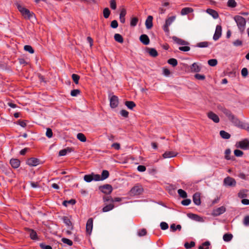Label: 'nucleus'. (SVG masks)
Instances as JSON below:
<instances>
[{
    "label": "nucleus",
    "instance_id": "nucleus-27",
    "mask_svg": "<svg viewBox=\"0 0 249 249\" xmlns=\"http://www.w3.org/2000/svg\"><path fill=\"white\" fill-rule=\"evenodd\" d=\"M193 11V9L190 7H185L182 9L181 11V14L182 15H185L190 13Z\"/></svg>",
    "mask_w": 249,
    "mask_h": 249
},
{
    "label": "nucleus",
    "instance_id": "nucleus-29",
    "mask_svg": "<svg viewBox=\"0 0 249 249\" xmlns=\"http://www.w3.org/2000/svg\"><path fill=\"white\" fill-rule=\"evenodd\" d=\"M149 54L152 57H155L158 56V53L154 48H148Z\"/></svg>",
    "mask_w": 249,
    "mask_h": 249
},
{
    "label": "nucleus",
    "instance_id": "nucleus-46",
    "mask_svg": "<svg viewBox=\"0 0 249 249\" xmlns=\"http://www.w3.org/2000/svg\"><path fill=\"white\" fill-rule=\"evenodd\" d=\"M208 63L210 66L214 67L217 64V60L216 59H210L208 60Z\"/></svg>",
    "mask_w": 249,
    "mask_h": 249
},
{
    "label": "nucleus",
    "instance_id": "nucleus-50",
    "mask_svg": "<svg viewBox=\"0 0 249 249\" xmlns=\"http://www.w3.org/2000/svg\"><path fill=\"white\" fill-rule=\"evenodd\" d=\"M195 246V242L194 241H191L190 243L188 242H186L184 244V247L186 249H190L192 247H193Z\"/></svg>",
    "mask_w": 249,
    "mask_h": 249
},
{
    "label": "nucleus",
    "instance_id": "nucleus-35",
    "mask_svg": "<svg viewBox=\"0 0 249 249\" xmlns=\"http://www.w3.org/2000/svg\"><path fill=\"white\" fill-rule=\"evenodd\" d=\"M125 105L130 109H132L135 106L136 104L133 101H126L125 102Z\"/></svg>",
    "mask_w": 249,
    "mask_h": 249
},
{
    "label": "nucleus",
    "instance_id": "nucleus-52",
    "mask_svg": "<svg viewBox=\"0 0 249 249\" xmlns=\"http://www.w3.org/2000/svg\"><path fill=\"white\" fill-rule=\"evenodd\" d=\"M160 227L161 230H166L168 228L169 226H168V224L166 222H161L160 223Z\"/></svg>",
    "mask_w": 249,
    "mask_h": 249
},
{
    "label": "nucleus",
    "instance_id": "nucleus-41",
    "mask_svg": "<svg viewBox=\"0 0 249 249\" xmlns=\"http://www.w3.org/2000/svg\"><path fill=\"white\" fill-rule=\"evenodd\" d=\"M110 14V11L108 8H105L103 10V16L105 18H107L109 17Z\"/></svg>",
    "mask_w": 249,
    "mask_h": 249
},
{
    "label": "nucleus",
    "instance_id": "nucleus-22",
    "mask_svg": "<svg viewBox=\"0 0 249 249\" xmlns=\"http://www.w3.org/2000/svg\"><path fill=\"white\" fill-rule=\"evenodd\" d=\"M206 12L208 14L212 16L214 19L217 18L219 17L218 13L214 10L212 9H207Z\"/></svg>",
    "mask_w": 249,
    "mask_h": 249
},
{
    "label": "nucleus",
    "instance_id": "nucleus-57",
    "mask_svg": "<svg viewBox=\"0 0 249 249\" xmlns=\"http://www.w3.org/2000/svg\"><path fill=\"white\" fill-rule=\"evenodd\" d=\"M234 154L236 157H242L243 155V152L240 150L236 149L234 151Z\"/></svg>",
    "mask_w": 249,
    "mask_h": 249
},
{
    "label": "nucleus",
    "instance_id": "nucleus-26",
    "mask_svg": "<svg viewBox=\"0 0 249 249\" xmlns=\"http://www.w3.org/2000/svg\"><path fill=\"white\" fill-rule=\"evenodd\" d=\"M219 134H220V136L223 139H229L231 137V135L229 133L226 132L224 130H221L220 131Z\"/></svg>",
    "mask_w": 249,
    "mask_h": 249
},
{
    "label": "nucleus",
    "instance_id": "nucleus-25",
    "mask_svg": "<svg viewBox=\"0 0 249 249\" xmlns=\"http://www.w3.org/2000/svg\"><path fill=\"white\" fill-rule=\"evenodd\" d=\"M114 207V205L113 203H110L108 205H106L102 209V212L106 213L112 210Z\"/></svg>",
    "mask_w": 249,
    "mask_h": 249
},
{
    "label": "nucleus",
    "instance_id": "nucleus-17",
    "mask_svg": "<svg viewBox=\"0 0 249 249\" xmlns=\"http://www.w3.org/2000/svg\"><path fill=\"white\" fill-rule=\"evenodd\" d=\"M93 227V220L92 218H89L86 224V231L89 233H90Z\"/></svg>",
    "mask_w": 249,
    "mask_h": 249
},
{
    "label": "nucleus",
    "instance_id": "nucleus-64",
    "mask_svg": "<svg viewBox=\"0 0 249 249\" xmlns=\"http://www.w3.org/2000/svg\"><path fill=\"white\" fill-rule=\"evenodd\" d=\"M232 43H233V45L235 46H240L242 45L243 42H242V41H241L239 39H237V40H235L234 41H233Z\"/></svg>",
    "mask_w": 249,
    "mask_h": 249
},
{
    "label": "nucleus",
    "instance_id": "nucleus-6",
    "mask_svg": "<svg viewBox=\"0 0 249 249\" xmlns=\"http://www.w3.org/2000/svg\"><path fill=\"white\" fill-rule=\"evenodd\" d=\"M99 190L104 194L109 195L112 192L113 188L111 185L107 184L100 186L99 187Z\"/></svg>",
    "mask_w": 249,
    "mask_h": 249
},
{
    "label": "nucleus",
    "instance_id": "nucleus-10",
    "mask_svg": "<svg viewBox=\"0 0 249 249\" xmlns=\"http://www.w3.org/2000/svg\"><path fill=\"white\" fill-rule=\"evenodd\" d=\"M110 106L111 108L116 107L119 103L118 98L115 95H112L110 98Z\"/></svg>",
    "mask_w": 249,
    "mask_h": 249
},
{
    "label": "nucleus",
    "instance_id": "nucleus-32",
    "mask_svg": "<svg viewBox=\"0 0 249 249\" xmlns=\"http://www.w3.org/2000/svg\"><path fill=\"white\" fill-rule=\"evenodd\" d=\"M233 237L232 234L231 233H226L223 235V239L225 242L230 241Z\"/></svg>",
    "mask_w": 249,
    "mask_h": 249
},
{
    "label": "nucleus",
    "instance_id": "nucleus-40",
    "mask_svg": "<svg viewBox=\"0 0 249 249\" xmlns=\"http://www.w3.org/2000/svg\"><path fill=\"white\" fill-rule=\"evenodd\" d=\"M167 62L173 67H175L178 65V61L175 58H170L168 60Z\"/></svg>",
    "mask_w": 249,
    "mask_h": 249
},
{
    "label": "nucleus",
    "instance_id": "nucleus-55",
    "mask_svg": "<svg viewBox=\"0 0 249 249\" xmlns=\"http://www.w3.org/2000/svg\"><path fill=\"white\" fill-rule=\"evenodd\" d=\"M80 90L78 89L72 90L71 92V95L72 96H76L78 94H80Z\"/></svg>",
    "mask_w": 249,
    "mask_h": 249
},
{
    "label": "nucleus",
    "instance_id": "nucleus-20",
    "mask_svg": "<svg viewBox=\"0 0 249 249\" xmlns=\"http://www.w3.org/2000/svg\"><path fill=\"white\" fill-rule=\"evenodd\" d=\"M178 153L173 151H166L162 155V157L164 159L175 157L177 155Z\"/></svg>",
    "mask_w": 249,
    "mask_h": 249
},
{
    "label": "nucleus",
    "instance_id": "nucleus-58",
    "mask_svg": "<svg viewBox=\"0 0 249 249\" xmlns=\"http://www.w3.org/2000/svg\"><path fill=\"white\" fill-rule=\"evenodd\" d=\"M231 150L230 149H227L225 151V158L226 160H229L231 159V158L230 157V155L231 154Z\"/></svg>",
    "mask_w": 249,
    "mask_h": 249
},
{
    "label": "nucleus",
    "instance_id": "nucleus-7",
    "mask_svg": "<svg viewBox=\"0 0 249 249\" xmlns=\"http://www.w3.org/2000/svg\"><path fill=\"white\" fill-rule=\"evenodd\" d=\"M236 147L244 150L249 149V141L247 139H245L242 141H239L236 143Z\"/></svg>",
    "mask_w": 249,
    "mask_h": 249
},
{
    "label": "nucleus",
    "instance_id": "nucleus-4",
    "mask_svg": "<svg viewBox=\"0 0 249 249\" xmlns=\"http://www.w3.org/2000/svg\"><path fill=\"white\" fill-rule=\"evenodd\" d=\"M143 192V188L140 185L134 186L130 190L129 194L131 196H135L141 195Z\"/></svg>",
    "mask_w": 249,
    "mask_h": 249
},
{
    "label": "nucleus",
    "instance_id": "nucleus-13",
    "mask_svg": "<svg viewBox=\"0 0 249 249\" xmlns=\"http://www.w3.org/2000/svg\"><path fill=\"white\" fill-rule=\"evenodd\" d=\"M39 160L35 158H30L26 161V163L30 166H36L39 164Z\"/></svg>",
    "mask_w": 249,
    "mask_h": 249
},
{
    "label": "nucleus",
    "instance_id": "nucleus-51",
    "mask_svg": "<svg viewBox=\"0 0 249 249\" xmlns=\"http://www.w3.org/2000/svg\"><path fill=\"white\" fill-rule=\"evenodd\" d=\"M248 192L247 190H243V191H241L239 193H238V196L241 198H245L246 197H247V194H246V193Z\"/></svg>",
    "mask_w": 249,
    "mask_h": 249
},
{
    "label": "nucleus",
    "instance_id": "nucleus-61",
    "mask_svg": "<svg viewBox=\"0 0 249 249\" xmlns=\"http://www.w3.org/2000/svg\"><path fill=\"white\" fill-rule=\"evenodd\" d=\"M191 202V200L190 199H185L183 200L181 203L182 205L184 206H188L189 205Z\"/></svg>",
    "mask_w": 249,
    "mask_h": 249
},
{
    "label": "nucleus",
    "instance_id": "nucleus-60",
    "mask_svg": "<svg viewBox=\"0 0 249 249\" xmlns=\"http://www.w3.org/2000/svg\"><path fill=\"white\" fill-rule=\"evenodd\" d=\"M41 249H52V248L50 245H47L45 244L42 243L39 245Z\"/></svg>",
    "mask_w": 249,
    "mask_h": 249
},
{
    "label": "nucleus",
    "instance_id": "nucleus-23",
    "mask_svg": "<svg viewBox=\"0 0 249 249\" xmlns=\"http://www.w3.org/2000/svg\"><path fill=\"white\" fill-rule=\"evenodd\" d=\"M63 222L69 228H70L71 230L73 229V226L70 219L67 216H63L62 217Z\"/></svg>",
    "mask_w": 249,
    "mask_h": 249
},
{
    "label": "nucleus",
    "instance_id": "nucleus-5",
    "mask_svg": "<svg viewBox=\"0 0 249 249\" xmlns=\"http://www.w3.org/2000/svg\"><path fill=\"white\" fill-rule=\"evenodd\" d=\"M176 16H172L167 18L165 20V24L163 26V30L167 33H169V26L172 23V22L175 20Z\"/></svg>",
    "mask_w": 249,
    "mask_h": 249
},
{
    "label": "nucleus",
    "instance_id": "nucleus-18",
    "mask_svg": "<svg viewBox=\"0 0 249 249\" xmlns=\"http://www.w3.org/2000/svg\"><path fill=\"white\" fill-rule=\"evenodd\" d=\"M153 17L152 16H148L145 21V26L147 29H151L153 26Z\"/></svg>",
    "mask_w": 249,
    "mask_h": 249
},
{
    "label": "nucleus",
    "instance_id": "nucleus-21",
    "mask_svg": "<svg viewBox=\"0 0 249 249\" xmlns=\"http://www.w3.org/2000/svg\"><path fill=\"white\" fill-rule=\"evenodd\" d=\"M10 163L11 165L14 168H17L20 165V161L17 159H12L10 160Z\"/></svg>",
    "mask_w": 249,
    "mask_h": 249
},
{
    "label": "nucleus",
    "instance_id": "nucleus-19",
    "mask_svg": "<svg viewBox=\"0 0 249 249\" xmlns=\"http://www.w3.org/2000/svg\"><path fill=\"white\" fill-rule=\"evenodd\" d=\"M173 40L177 44L181 45H188L189 43L182 39L177 37L176 36L172 37Z\"/></svg>",
    "mask_w": 249,
    "mask_h": 249
},
{
    "label": "nucleus",
    "instance_id": "nucleus-53",
    "mask_svg": "<svg viewBox=\"0 0 249 249\" xmlns=\"http://www.w3.org/2000/svg\"><path fill=\"white\" fill-rule=\"evenodd\" d=\"M103 199L104 202H110L111 203H113V198L110 196H104Z\"/></svg>",
    "mask_w": 249,
    "mask_h": 249
},
{
    "label": "nucleus",
    "instance_id": "nucleus-28",
    "mask_svg": "<svg viewBox=\"0 0 249 249\" xmlns=\"http://www.w3.org/2000/svg\"><path fill=\"white\" fill-rule=\"evenodd\" d=\"M114 39L116 41L123 43L124 42V39L123 36L119 34H115L114 36Z\"/></svg>",
    "mask_w": 249,
    "mask_h": 249
},
{
    "label": "nucleus",
    "instance_id": "nucleus-34",
    "mask_svg": "<svg viewBox=\"0 0 249 249\" xmlns=\"http://www.w3.org/2000/svg\"><path fill=\"white\" fill-rule=\"evenodd\" d=\"M170 229L173 232H175L176 230L180 231L181 226L180 225H177L176 226L175 224H172L170 226Z\"/></svg>",
    "mask_w": 249,
    "mask_h": 249
},
{
    "label": "nucleus",
    "instance_id": "nucleus-1",
    "mask_svg": "<svg viewBox=\"0 0 249 249\" xmlns=\"http://www.w3.org/2000/svg\"><path fill=\"white\" fill-rule=\"evenodd\" d=\"M221 110L228 118L229 120L235 125L246 128L245 127H243V126L241 124V122L231 113L230 110L225 107H221Z\"/></svg>",
    "mask_w": 249,
    "mask_h": 249
},
{
    "label": "nucleus",
    "instance_id": "nucleus-11",
    "mask_svg": "<svg viewBox=\"0 0 249 249\" xmlns=\"http://www.w3.org/2000/svg\"><path fill=\"white\" fill-rule=\"evenodd\" d=\"M226 208L224 206H221L219 208L213 210L212 215L213 216H218L223 213L226 211Z\"/></svg>",
    "mask_w": 249,
    "mask_h": 249
},
{
    "label": "nucleus",
    "instance_id": "nucleus-62",
    "mask_svg": "<svg viewBox=\"0 0 249 249\" xmlns=\"http://www.w3.org/2000/svg\"><path fill=\"white\" fill-rule=\"evenodd\" d=\"M195 77L196 79L200 80H203L205 79V76L204 75H202L198 73H196L195 75Z\"/></svg>",
    "mask_w": 249,
    "mask_h": 249
},
{
    "label": "nucleus",
    "instance_id": "nucleus-54",
    "mask_svg": "<svg viewBox=\"0 0 249 249\" xmlns=\"http://www.w3.org/2000/svg\"><path fill=\"white\" fill-rule=\"evenodd\" d=\"M46 135L49 138H51L52 137L53 132H52V130L51 128H47Z\"/></svg>",
    "mask_w": 249,
    "mask_h": 249
},
{
    "label": "nucleus",
    "instance_id": "nucleus-45",
    "mask_svg": "<svg viewBox=\"0 0 249 249\" xmlns=\"http://www.w3.org/2000/svg\"><path fill=\"white\" fill-rule=\"evenodd\" d=\"M147 234V231L145 229H142L138 231L137 234L139 236H143Z\"/></svg>",
    "mask_w": 249,
    "mask_h": 249
},
{
    "label": "nucleus",
    "instance_id": "nucleus-56",
    "mask_svg": "<svg viewBox=\"0 0 249 249\" xmlns=\"http://www.w3.org/2000/svg\"><path fill=\"white\" fill-rule=\"evenodd\" d=\"M241 75L243 77H246L248 75V70L246 68H244L241 70Z\"/></svg>",
    "mask_w": 249,
    "mask_h": 249
},
{
    "label": "nucleus",
    "instance_id": "nucleus-42",
    "mask_svg": "<svg viewBox=\"0 0 249 249\" xmlns=\"http://www.w3.org/2000/svg\"><path fill=\"white\" fill-rule=\"evenodd\" d=\"M138 22V18L136 17H133L130 20V26L132 27H135L136 26Z\"/></svg>",
    "mask_w": 249,
    "mask_h": 249
},
{
    "label": "nucleus",
    "instance_id": "nucleus-39",
    "mask_svg": "<svg viewBox=\"0 0 249 249\" xmlns=\"http://www.w3.org/2000/svg\"><path fill=\"white\" fill-rule=\"evenodd\" d=\"M210 245V242L209 241H206L198 247V249H208Z\"/></svg>",
    "mask_w": 249,
    "mask_h": 249
},
{
    "label": "nucleus",
    "instance_id": "nucleus-9",
    "mask_svg": "<svg viewBox=\"0 0 249 249\" xmlns=\"http://www.w3.org/2000/svg\"><path fill=\"white\" fill-rule=\"evenodd\" d=\"M224 183L225 185L228 186H235L236 185V181L230 177H228L224 179Z\"/></svg>",
    "mask_w": 249,
    "mask_h": 249
},
{
    "label": "nucleus",
    "instance_id": "nucleus-15",
    "mask_svg": "<svg viewBox=\"0 0 249 249\" xmlns=\"http://www.w3.org/2000/svg\"><path fill=\"white\" fill-rule=\"evenodd\" d=\"M187 216L190 218H191L193 220H194L196 221H198V222H203V219L202 217L198 216L197 214L192 213H189L187 214Z\"/></svg>",
    "mask_w": 249,
    "mask_h": 249
},
{
    "label": "nucleus",
    "instance_id": "nucleus-3",
    "mask_svg": "<svg viewBox=\"0 0 249 249\" xmlns=\"http://www.w3.org/2000/svg\"><path fill=\"white\" fill-rule=\"evenodd\" d=\"M237 25L241 33H243L245 29L246 21L245 18L240 16H235L234 17Z\"/></svg>",
    "mask_w": 249,
    "mask_h": 249
},
{
    "label": "nucleus",
    "instance_id": "nucleus-48",
    "mask_svg": "<svg viewBox=\"0 0 249 249\" xmlns=\"http://www.w3.org/2000/svg\"><path fill=\"white\" fill-rule=\"evenodd\" d=\"M24 49L25 51L28 52L30 53H34V50L30 45H25L24 47Z\"/></svg>",
    "mask_w": 249,
    "mask_h": 249
},
{
    "label": "nucleus",
    "instance_id": "nucleus-43",
    "mask_svg": "<svg viewBox=\"0 0 249 249\" xmlns=\"http://www.w3.org/2000/svg\"><path fill=\"white\" fill-rule=\"evenodd\" d=\"M84 179L87 182H90L93 180V176L91 175H86L84 177Z\"/></svg>",
    "mask_w": 249,
    "mask_h": 249
},
{
    "label": "nucleus",
    "instance_id": "nucleus-12",
    "mask_svg": "<svg viewBox=\"0 0 249 249\" xmlns=\"http://www.w3.org/2000/svg\"><path fill=\"white\" fill-rule=\"evenodd\" d=\"M208 117L213 120L214 123H218L219 122V117L212 111H210L207 113Z\"/></svg>",
    "mask_w": 249,
    "mask_h": 249
},
{
    "label": "nucleus",
    "instance_id": "nucleus-33",
    "mask_svg": "<svg viewBox=\"0 0 249 249\" xmlns=\"http://www.w3.org/2000/svg\"><path fill=\"white\" fill-rule=\"evenodd\" d=\"M109 175V172L107 170H104L101 174V180L107 179Z\"/></svg>",
    "mask_w": 249,
    "mask_h": 249
},
{
    "label": "nucleus",
    "instance_id": "nucleus-2",
    "mask_svg": "<svg viewBox=\"0 0 249 249\" xmlns=\"http://www.w3.org/2000/svg\"><path fill=\"white\" fill-rule=\"evenodd\" d=\"M17 8L21 13L22 15L26 19H30L35 17V15L33 12H31L28 9L22 6L19 4H17Z\"/></svg>",
    "mask_w": 249,
    "mask_h": 249
},
{
    "label": "nucleus",
    "instance_id": "nucleus-31",
    "mask_svg": "<svg viewBox=\"0 0 249 249\" xmlns=\"http://www.w3.org/2000/svg\"><path fill=\"white\" fill-rule=\"evenodd\" d=\"M210 44V43L207 41L201 42L196 44V47L199 48H206L208 47Z\"/></svg>",
    "mask_w": 249,
    "mask_h": 249
},
{
    "label": "nucleus",
    "instance_id": "nucleus-30",
    "mask_svg": "<svg viewBox=\"0 0 249 249\" xmlns=\"http://www.w3.org/2000/svg\"><path fill=\"white\" fill-rule=\"evenodd\" d=\"M28 230L29 231L30 236L31 238L33 240H36L37 239V234L36 232L32 229H28Z\"/></svg>",
    "mask_w": 249,
    "mask_h": 249
},
{
    "label": "nucleus",
    "instance_id": "nucleus-49",
    "mask_svg": "<svg viewBox=\"0 0 249 249\" xmlns=\"http://www.w3.org/2000/svg\"><path fill=\"white\" fill-rule=\"evenodd\" d=\"M71 78L73 81V82L76 84H78L79 82V80L80 79V76L76 74H72L71 75Z\"/></svg>",
    "mask_w": 249,
    "mask_h": 249
},
{
    "label": "nucleus",
    "instance_id": "nucleus-59",
    "mask_svg": "<svg viewBox=\"0 0 249 249\" xmlns=\"http://www.w3.org/2000/svg\"><path fill=\"white\" fill-rule=\"evenodd\" d=\"M110 8L113 10L116 9V3L115 0H110Z\"/></svg>",
    "mask_w": 249,
    "mask_h": 249
},
{
    "label": "nucleus",
    "instance_id": "nucleus-37",
    "mask_svg": "<svg viewBox=\"0 0 249 249\" xmlns=\"http://www.w3.org/2000/svg\"><path fill=\"white\" fill-rule=\"evenodd\" d=\"M178 193L179 196L182 198H185L187 197V194L186 192L182 189H178Z\"/></svg>",
    "mask_w": 249,
    "mask_h": 249
},
{
    "label": "nucleus",
    "instance_id": "nucleus-63",
    "mask_svg": "<svg viewBox=\"0 0 249 249\" xmlns=\"http://www.w3.org/2000/svg\"><path fill=\"white\" fill-rule=\"evenodd\" d=\"M110 26L113 29L117 28L118 26V23L116 20H113L111 21Z\"/></svg>",
    "mask_w": 249,
    "mask_h": 249
},
{
    "label": "nucleus",
    "instance_id": "nucleus-16",
    "mask_svg": "<svg viewBox=\"0 0 249 249\" xmlns=\"http://www.w3.org/2000/svg\"><path fill=\"white\" fill-rule=\"evenodd\" d=\"M140 41L144 45H147L149 44L150 39L147 35L143 34L140 37Z\"/></svg>",
    "mask_w": 249,
    "mask_h": 249
},
{
    "label": "nucleus",
    "instance_id": "nucleus-38",
    "mask_svg": "<svg viewBox=\"0 0 249 249\" xmlns=\"http://www.w3.org/2000/svg\"><path fill=\"white\" fill-rule=\"evenodd\" d=\"M76 200L74 199H71L69 200H65L63 202V205L65 206H67L68 204H71L72 205L75 204Z\"/></svg>",
    "mask_w": 249,
    "mask_h": 249
},
{
    "label": "nucleus",
    "instance_id": "nucleus-14",
    "mask_svg": "<svg viewBox=\"0 0 249 249\" xmlns=\"http://www.w3.org/2000/svg\"><path fill=\"white\" fill-rule=\"evenodd\" d=\"M193 201L196 205L199 206L201 204L200 195L199 193H196L194 194Z\"/></svg>",
    "mask_w": 249,
    "mask_h": 249
},
{
    "label": "nucleus",
    "instance_id": "nucleus-24",
    "mask_svg": "<svg viewBox=\"0 0 249 249\" xmlns=\"http://www.w3.org/2000/svg\"><path fill=\"white\" fill-rule=\"evenodd\" d=\"M190 69L191 71L195 72H199L201 70V67L196 63H194L191 66Z\"/></svg>",
    "mask_w": 249,
    "mask_h": 249
},
{
    "label": "nucleus",
    "instance_id": "nucleus-8",
    "mask_svg": "<svg viewBox=\"0 0 249 249\" xmlns=\"http://www.w3.org/2000/svg\"><path fill=\"white\" fill-rule=\"evenodd\" d=\"M222 35V27L220 25H217L216 26L215 33L213 36V39L215 41L217 40Z\"/></svg>",
    "mask_w": 249,
    "mask_h": 249
},
{
    "label": "nucleus",
    "instance_id": "nucleus-44",
    "mask_svg": "<svg viewBox=\"0 0 249 249\" xmlns=\"http://www.w3.org/2000/svg\"><path fill=\"white\" fill-rule=\"evenodd\" d=\"M227 5L230 7L234 8L236 6L237 3L234 0H229Z\"/></svg>",
    "mask_w": 249,
    "mask_h": 249
},
{
    "label": "nucleus",
    "instance_id": "nucleus-36",
    "mask_svg": "<svg viewBox=\"0 0 249 249\" xmlns=\"http://www.w3.org/2000/svg\"><path fill=\"white\" fill-rule=\"evenodd\" d=\"M77 138L82 142H86L87 138L86 136L81 133H78L77 135Z\"/></svg>",
    "mask_w": 249,
    "mask_h": 249
},
{
    "label": "nucleus",
    "instance_id": "nucleus-47",
    "mask_svg": "<svg viewBox=\"0 0 249 249\" xmlns=\"http://www.w3.org/2000/svg\"><path fill=\"white\" fill-rule=\"evenodd\" d=\"M61 241L63 243L67 244L69 246H72L73 244L72 241L68 238H63L61 239Z\"/></svg>",
    "mask_w": 249,
    "mask_h": 249
}]
</instances>
